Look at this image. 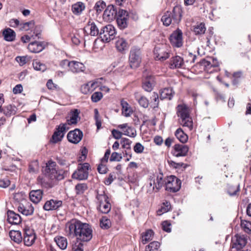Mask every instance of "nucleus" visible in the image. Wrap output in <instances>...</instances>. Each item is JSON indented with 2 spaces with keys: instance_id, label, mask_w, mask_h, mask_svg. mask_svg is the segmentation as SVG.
I'll return each instance as SVG.
<instances>
[{
  "instance_id": "f257e3e1",
  "label": "nucleus",
  "mask_w": 251,
  "mask_h": 251,
  "mask_svg": "<svg viewBox=\"0 0 251 251\" xmlns=\"http://www.w3.org/2000/svg\"><path fill=\"white\" fill-rule=\"evenodd\" d=\"M65 232L68 237H76L77 240L83 242H88L92 238L91 226L76 219H72L66 223Z\"/></svg>"
},
{
  "instance_id": "f03ea898",
  "label": "nucleus",
  "mask_w": 251,
  "mask_h": 251,
  "mask_svg": "<svg viewBox=\"0 0 251 251\" xmlns=\"http://www.w3.org/2000/svg\"><path fill=\"white\" fill-rule=\"evenodd\" d=\"M182 17V10L180 6H175L172 11H167L162 17L161 21L165 26H169L171 24H177L181 20Z\"/></svg>"
},
{
  "instance_id": "7ed1b4c3",
  "label": "nucleus",
  "mask_w": 251,
  "mask_h": 251,
  "mask_svg": "<svg viewBox=\"0 0 251 251\" xmlns=\"http://www.w3.org/2000/svg\"><path fill=\"white\" fill-rule=\"evenodd\" d=\"M177 114L178 117H179L180 124L183 126L187 127L190 130H192L193 122L189 115L188 108L185 106L178 105L177 107Z\"/></svg>"
},
{
  "instance_id": "20e7f679",
  "label": "nucleus",
  "mask_w": 251,
  "mask_h": 251,
  "mask_svg": "<svg viewBox=\"0 0 251 251\" xmlns=\"http://www.w3.org/2000/svg\"><path fill=\"white\" fill-rule=\"evenodd\" d=\"M56 163L51 160L46 164L45 174L50 179L53 180L55 182L56 180H62L64 177V171L62 170H57L55 168Z\"/></svg>"
},
{
  "instance_id": "39448f33",
  "label": "nucleus",
  "mask_w": 251,
  "mask_h": 251,
  "mask_svg": "<svg viewBox=\"0 0 251 251\" xmlns=\"http://www.w3.org/2000/svg\"><path fill=\"white\" fill-rule=\"evenodd\" d=\"M97 199L99 203L98 210L102 213L107 214L111 210V204L108 197L105 194L103 191L97 192Z\"/></svg>"
},
{
  "instance_id": "423d86ee",
  "label": "nucleus",
  "mask_w": 251,
  "mask_h": 251,
  "mask_svg": "<svg viewBox=\"0 0 251 251\" xmlns=\"http://www.w3.org/2000/svg\"><path fill=\"white\" fill-rule=\"evenodd\" d=\"M89 170H91V167L89 163L79 164L77 169L72 174V177L79 180H86L88 177Z\"/></svg>"
},
{
  "instance_id": "0eeeda50",
  "label": "nucleus",
  "mask_w": 251,
  "mask_h": 251,
  "mask_svg": "<svg viewBox=\"0 0 251 251\" xmlns=\"http://www.w3.org/2000/svg\"><path fill=\"white\" fill-rule=\"evenodd\" d=\"M129 62L131 68L136 69L139 66L141 62V51L139 48H131L129 55Z\"/></svg>"
},
{
  "instance_id": "6e6552de",
  "label": "nucleus",
  "mask_w": 251,
  "mask_h": 251,
  "mask_svg": "<svg viewBox=\"0 0 251 251\" xmlns=\"http://www.w3.org/2000/svg\"><path fill=\"white\" fill-rule=\"evenodd\" d=\"M116 35L115 28L111 25L103 27L100 31V37L103 42H109Z\"/></svg>"
},
{
  "instance_id": "1a4fd4ad",
  "label": "nucleus",
  "mask_w": 251,
  "mask_h": 251,
  "mask_svg": "<svg viewBox=\"0 0 251 251\" xmlns=\"http://www.w3.org/2000/svg\"><path fill=\"white\" fill-rule=\"evenodd\" d=\"M247 243L246 236L243 235H236L232 240L230 251H243L242 249Z\"/></svg>"
},
{
  "instance_id": "9d476101",
  "label": "nucleus",
  "mask_w": 251,
  "mask_h": 251,
  "mask_svg": "<svg viewBox=\"0 0 251 251\" xmlns=\"http://www.w3.org/2000/svg\"><path fill=\"white\" fill-rule=\"evenodd\" d=\"M166 190L170 192L178 191L181 187V182L179 179L175 176H171L166 178Z\"/></svg>"
},
{
  "instance_id": "9b49d317",
  "label": "nucleus",
  "mask_w": 251,
  "mask_h": 251,
  "mask_svg": "<svg viewBox=\"0 0 251 251\" xmlns=\"http://www.w3.org/2000/svg\"><path fill=\"white\" fill-rule=\"evenodd\" d=\"M154 53L156 59L164 61L169 57V52L166 45H160L156 46L154 49Z\"/></svg>"
},
{
  "instance_id": "f8f14e48",
  "label": "nucleus",
  "mask_w": 251,
  "mask_h": 251,
  "mask_svg": "<svg viewBox=\"0 0 251 251\" xmlns=\"http://www.w3.org/2000/svg\"><path fill=\"white\" fill-rule=\"evenodd\" d=\"M128 17V13L126 11L120 9L118 12L117 11L116 21L121 29H124L127 27Z\"/></svg>"
},
{
  "instance_id": "ddd939ff",
  "label": "nucleus",
  "mask_w": 251,
  "mask_h": 251,
  "mask_svg": "<svg viewBox=\"0 0 251 251\" xmlns=\"http://www.w3.org/2000/svg\"><path fill=\"white\" fill-rule=\"evenodd\" d=\"M69 126L67 124H60L56 128L52 136V142L56 143L61 141L64 136L65 133L69 130Z\"/></svg>"
},
{
  "instance_id": "4468645a",
  "label": "nucleus",
  "mask_w": 251,
  "mask_h": 251,
  "mask_svg": "<svg viewBox=\"0 0 251 251\" xmlns=\"http://www.w3.org/2000/svg\"><path fill=\"white\" fill-rule=\"evenodd\" d=\"M170 41L172 45L176 47L179 48L183 45L182 32L177 29L170 35Z\"/></svg>"
},
{
  "instance_id": "2eb2a0df",
  "label": "nucleus",
  "mask_w": 251,
  "mask_h": 251,
  "mask_svg": "<svg viewBox=\"0 0 251 251\" xmlns=\"http://www.w3.org/2000/svg\"><path fill=\"white\" fill-rule=\"evenodd\" d=\"M36 236L33 230L27 228L25 229L24 234L23 241L25 245L30 246L35 242Z\"/></svg>"
},
{
  "instance_id": "dca6fc26",
  "label": "nucleus",
  "mask_w": 251,
  "mask_h": 251,
  "mask_svg": "<svg viewBox=\"0 0 251 251\" xmlns=\"http://www.w3.org/2000/svg\"><path fill=\"white\" fill-rule=\"evenodd\" d=\"M83 137V133L78 129L70 131L67 135V138L69 142L77 144L79 143Z\"/></svg>"
},
{
  "instance_id": "f3484780",
  "label": "nucleus",
  "mask_w": 251,
  "mask_h": 251,
  "mask_svg": "<svg viewBox=\"0 0 251 251\" xmlns=\"http://www.w3.org/2000/svg\"><path fill=\"white\" fill-rule=\"evenodd\" d=\"M65 62L68 63L70 70L73 73L83 72L85 70V67L83 64L76 61H72L69 62L68 60H65Z\"/></svg>"
},
{
  "instance_id": "a211bd4d",
  "label": "nucleus",
  "mask_w": 251,
  "mask_h": 251,
  "mask_svg": "<svg viewBox=\"0 0 251 251\" xmlns=\"http://www.w3.org/2000/svg\"><path fill=\"white\" fill-rule=\"evenodd\" d=\"M18 210L23 215L25 216L31 215L33 213L34 208L31 204L25 202V203H20L18 206Z\"/></svg>"
},
{
  "instance_id": "6ab92c4d",
  "label": "nucleus",
  "mask_w": 251,
  "mask_h": 251,
  "mask_svg": "<svg viewBox=\"0 0 251 251\" xmlns=\"http://www.w3.org/2000/svg\"><path fill=\"white\" fill-rule=\"evenodd\" d=\"M117 10L113 5H108L104 10L103 17L106 21H112L116 18Z\"/></svg>"
},
{
  "instance_id": "aec40b11",
  "label": "nucleus",
  "mask_w": 251,
  "mask_h": 251,
  "mask_svg": "<svg viewBox=\"0 0 251 251\" xmlns=\"http://www.w3.org/2000/svg\"><path fill=\"white\" fill-rule=\"evenodd\" d=\"M62 204V202L61 201L51 199L46 202L43 208L47 211L53 210L58 209Z\"/></svg>"
},
{
  "instance_id": "412c9836",
  "label": "nucleus",
  "mask_w": 251,
  "mask_h": 251,
  "mask_svg": "<svg viewBox=\"0 0 251 251\" xmlns=\"http://www.w3.org/2000/svg\"><path fill=\"white\" fill-rule=\"evenodd\" d=\"M7 220L9 223L12 225H19L21 223V216L12 210H8L7 212Z\"/></svg>"
},
{
  "instance_id": "4be33fe9",
  "label": "nucleus",
  "mask_w": 251,
  "mask_h": 251,
  "mask_svg": "<svg viewBox=\"0 0 251 251\" xmlns=\"http://www.w3.org/2000/svg\"><path fill=\"white\" fill-rule=\"evenodd\" d=\"M118 127L122 129L124 132L123 134L125 135L134 138L137 135L135 129L132 126H128L127 124L119 125Z\"/></svg>"
},
{
  "instance_id": "5701e85b",
  "label": "nucleus",
  "mask_w": 251,
  "mask_h": 251,
  "mask_svg": "<svg viewBox=\"0 0 251 251\" xmlns=\"http://www.w3.org/2000/svg\"><path fill=\"white\" fill-rule=\"evenodd\" d=\"M170 68L172 69L181 68L184 65L183 59L178 55L172 57L170 61Z\"/></svg>"
},
{
  "instance_id": "b1692460",
  "label": "nucleus",
  "mask_w": 251,
  "mask_h": 251,
  "mask_svg": "<svg viewBox=\"0 0 251 251\" xmlns=\"http://www.w3.org/2000/svg\"><path fill=\"white\" fill-rule=\"evenodd\" d=\"M144 76L145 79L143 83V88L147 92H151L154 84V79L153 76L151 75L146 76L145 73H144Z\"/></svg>"
},
{
  "instance_id": "393cba45",
  "label": "nucleus",
  "mask_w": 251,
  "mask_h": 251,
  "mask_svg": "<svg viewBox=\"0 0 251 251\" xmlns=\"http://www.w3.org/2000/svg\"><path fill=\"white\" fill-rule=\"evenodd\" d=\"M188 151V147L184 145L176 144L174 146L173 154L176 157L184 156Z\"/></svg>"
},
{
  "instance_id": "a878e982",
  "label": "nucleus",
  "mask_w": 251,
  "mask_h": 251,
  "mask_svg": "<svg viewBox=\"0 0 251 251\" xmlns=\"http://www.w3.org/2000/svg\"><path fill=\"white\" fill-rule=\"evenodd\" d=\"M45 48L44 45L42 42H33L28 46V49L30 51L33 53H38L42 51Z\"/></svg>"
},
{
  "instance_id": "bb28decb",
  "label": "nucleus",
  "mask_w": 251,
  "mask_h": 251,
  "mask_svg": "<svg viewBox=\"0 0 251 251\" xmlns=\"http://www.w3.org/2000/svg\"><path fill=\"white\" fill-rule=\"evenodd\" d=\"M90 30V34L91 36H97L100 35L98 28L94 22L89 21L87 25L84 28V31L87 32Z\"/></svg>"
},
{
  "instance_id": "cd10ccee",
  "label": "nucleus",
  "mask_w": 251,
  "mask_h": 251,
  "mask_svg": "<svg viewBox=\"0 0 251 251\" xmlns=\"http://www.w3.org/2000/svg\"><path fill=\"white\" fill-rule=\"evenodd\" d=\"M37 181L39 184L46 188H52L55 185V182L47 176L45 177L39 176Z\"/></svg>"
},
{
  "instance_id": "c85d7f7f",
  "label": "nucleus",
  "mask_w": 251,
  "mask_h": 251,
  "mask_svg": "<svg viewBox=\"0 0 251 251\" xmlns=\"http://www.w3.org/2000/svg\"><path fill=\"white\" fill-rule=\"evenodd\" d=\"M43 191L38 189L32 190L29 193V197L31 201L34 203H38L42 198Z\"/></svg>"
},
{
  "instance_id": "c756f323",
  "label": "nucleus",
  "mask_w": 251,
  "mask_h": 251,
  "mask_svg": "<svg viewBox=\"0 0 251 251\" xmlns=\"http://www.w3.org/2000/svg\"><path fill=\"white\" fill-rule=\"evenodd\" d=\"M85 8V4L81 1L77 2L72 6V12L76 15H80L82 11L84 10Z\"/></svg>"
},
{
  "instance_id": "7c9ffc66",
  "label": "nucleus",
  "mask_w": 251,
  "mask_h": 251,
  "mask_svg": "<svg viewBox=\"0 0 251 251\" xmlns=\"http://www.w3.org/2000/svg\"><path fill=\"white\" fill-rule=\"evenodd\" d=\"M165 179H163V176L162 174L158 175L156 176V180H153V186L152 187V190L155 188L156 189V191H158L164 184H165Z\"/></svg>"
},
{
  "instance_id": "2f4dec72",
  "label": "nucleus",
  "mask_w": 251,
  "mask_h": 251,
  "mask_svg": "<svg viewBox=\"0 0 251 251\" xmlns=\"http://www.w3.org/2000/svg\"><path fill=\"white\" fill-rule=\"evenodd\" d=\"M134 96L141 106L144 108H147L149 106V100L145 96L140 95L138 92L135 93Z\"/></svg>"
},
{
  "instance_id": "473e14b6",
  "label": "nucleus",
  "mask_w": 251,
  "mask_h": 251,
  "mask_svg": "<svg viewBox=\"0 0 251 251\" xmlns=\"http://www.w3.org/2000/svg\"><path fill=\"white\" fill-rule=\"evenodd\" d=\"M174 92L171 88H165L163 89L160 92V98L161 100L168 99L171 100Z\"/></svg>"
},
{
  "instance_id": "72a5a7b5",
  "label": "nucleus",
  "mask_w": 251,
  "mask_h": 251,
  "mask_svg": "<svg viewBox=\"0 0 251 251\" xmlns=\"http://www.w3.org/2000/svg\"><path fill=\"white\" fill-rule=\"evenodd\" d=\"M9 236L12 240L17 243L22 241L23 237L21 232L19 230H11L9 233Z\"/></svg>"
},
{
  "instance_id": "f704fd0d",
  "label": "nucleus",
  "mask_w": 251,
  "mask_h": 251,
  "mask_svg": "<svg viewBox=\"0 0 251 251\" xmlns=\"http://www.w3.org/2000/svg\"><path fill=\"white\" fill-rule=\"evenodd\" d=\"M79 112L77 109H75L71 112L70 119L67 120V122L64 124H67L68 126L73 124H76L78 121V118Z\"/></svg>"
},
{
  "instance_id": "c9c22d12",
  "label": "nucleus",
  "mask_w": 251,
  "mask_h": 251,
  "mask_svg": "<svg viewBox=\"0 0 251 251\" xmlns=\"http://www.w3.org/2000/svg\"><path fill=\"white\" fill-rule=\"evenodd\" d=\"M4 39L7 41H13L16 37L15 32L11 28H7L3 31Z\"/></svg>"
},
{
  "instance_id": "e433bc0d",
  "label": "nucleus",
  "mask_w": 251,
  "mask_h": 251,
  "mask_svg": "<svg viewBox=\"0 0 251 251\" xmlns=\"http://www.w3.org/2000/svg\"><path fill=\"white\" fill-rule=\"evenodd\" d=\"M238 183L228 184L227 193L230 196L237 195L240 190Z\"/></svg>"
},
{
  "instance_id": "4c0bfd02",
  "label": "nucleus",
  "mask_w": 251,
  "mask_h": 251,
  "mask_svg": "<svg viewBox=\"0 0 251 251\" xmlns=\"http://www.w3.org/2000/svg\"><path fill=\"white\" fill-rule=\"evenodd\" d=\"M116 47L119 51H123L128 48V44L124 39L119 38L116 42Z\"/></svg>"
},
{
  "instance_id": "58836bf2",
  "label": "nucleus",
  "mask_w": 251,
  "mask_h": 251,
  "mask_svg": "<svg viewBox=\"0 0 251 251\" xmlns=\"http://www.w3.org/2000/svg\"><path fill=\"white\" fill-rule=\"evenodd\" d=\"M175 135L181 143H185L188 140L187 135L183 132L181 128H178L175 132Z\"/></svg>"
},
{
  "instance_id": "ea45409f",
  "label": "nucleus",
  "mask_w": 251,
  "mask_h": 251,
  "mask_svg": "<svg viewBox=\"0 0 251 251\" xmlns=\"http://www.w3.org/2000/svg\"><path fill=\"white\" fill-rule=\"evenodd\" d=\"M54 241L61 249L64 250L67 248L68 243L66 238L62 236L56 237L54 238Z\"/></svg>"
},
{
  "instance_id": "a19ab883",
  "label": "nucleus",
  "mask_w": 251,
  "mask_h": 251,
  "mask_svg": "<svg viewBox=\"0 0 251 251\" xmlns=\"http://www.w3.org/2000/svg\"><path fill=\"white\" fill-rule=\"evenodd\" d=\"M33 33L34 34L31 35V36L28 35L23 36L21 38V40L24 43H27L30 41L31 37H32L33 39H35L36 37L37 38H40V31H39L37 27L35 28Z\"/></svg>"
},
{
  "instance_id": "79ce46f5",
  "label": "nucleus",
  "mask_w": 251,
  "mask_h": 251,
  "mask_svg": "<svg viewBox=\"0 0 251 251\" xmlns=\"http://www.w3.org/2000/svg\"><path fill=\"white\" fill-rule=\"evenodd\" d=\"M206 27L204 24L201 23L194 26L193 31L196 35L203 34L205 33Z\"/></svg>"
},
{
  "instance_id": "37998d69",
  "label": "nucleus",
  "mask_w": 251,
  "mask_h": 251,
  "mask_svg": "<svg viewBox=\"0 0 251 251\" xmlns=\"http://www.w3.org/2000/svg\"><path fill=\"white\" fill-rule=\"evenodd\" d=\"M160 245V243L157 241L151 242L146 246L145 251H157Z\"/></svg>"
},
{
  "instance_id": "c03bdc74",
  "label": "nucleus",
  "mask_w": 251,
  "mask_h": 251,
  "mask_svg": "<svg viewBox=\"0 0 251 251\" xmlns=\"http://www.w3.org/2000/svg\"><path fill=\"white\" fill-rule=\"evenodd\" d=\"M111 226L110 220L106 217H102L100 220V226L102 229H108Z\"/></svg>"
},
{
  "instance_id": "a18cd8bd",
  "label": "nucleus",
  "mask_w": 251,
  "mask_h": 251,
  "mask_svg": "<svg viewBox=\"0 0 251 251\" xmlns=\"http://www.w3.org/2000/svg\"><path fill=\"white\" fill-rule=\"evenodd\" d=\"M153 231L152 230H148L143 236L142 243L147 244L149 241L151 240L153 238Z\"/></svg>"
},
{
  "instance_id": "49530a36",
  "label": "nucleus",
  "mask_w": 251,
  "mask_h": 251,
  "mask_svg": "<svg viewBox=\"0 0 251 251\" xmlns=\"http://www.w3.org/2000/svg\"><path fill=\"white\" fill-rule=\"evenodd\" d=\"M151 106L153 109L158 107L159 103V98L157 93L153 92L151 97Z\"/></svg>"
},
{
  "instance_id": "de8ad7c7",
  "label": "nucleus",
  "mask_w": 251,
  "mask_h": 251,
  "mask_svg": "<svg viewBox=\"0 0 251 251\" xmlns=\"http://www.w3.org/2000/svg\"><path fill=\"white\" fill-rule=\"evenodd\" d=\"M87 189V185L84 183L77 184L75 187L76 193L78 195L83 194Z\"/></svg>"
},
{
  "instance_id": "09e8293b",
  "label": "nucleus",
  "mask_w": 251,
  "mask_h": 251,
  "mask_svg": "<svg viewBox=\"0 0 251 251\" xmlns=\"http://www.w3.org/2000/svg\"><path fill=\"white\" fill-rule=\"evenodd\" d=\"M106 4L103 1H99L96 2L94 7L98 14L101 13L105 8Z\"/></svg>"
},
{
  "instance_id": "8fccbe9b",
  "label": "nucleus",
  "mask_w": 251,
  "mask_h": 251,
  "mask_svg": "<svg viewBox=\"0 0 251 251\" xmlns=\"http://www.w3.org/2000/svg\"><path fill=\"white\" fill-rule=\"evenodd\" d=\"M132 141L129 139L126 138H123L121 139L120 144H121L122 148L126 149V150L131 151V144Z\"/></svg>"
},
{
  "instance_id": "3c124183",
  "label": "nucleus",
  "mask_w": 251,
  "mask_h": 251,
  "mask_svg": "<svg viewBox=\"0 0 251 251\" xmlns=\"http://www.w3.org/2000/svg\"><path fill=\"white\" fill-rule=\"evenodd\" d=\"M122 105L123 107L122 113L126 117H128L131 113V110L128 106V104L126 102L122 101Z\"/></svg>"
},
{
  "instance_id": "603ef678",
  "label": "nucleus",
  "mask_w": 251,
  "mask_h": 251,
  "mask_svg": "<svg viewBox=\"0 0 251 251\" xmlns=\"http://www.w3.org/2000/svg\"><path fill=\"white\" fill-rule=\"evenodd\" d=\"M32 65L34 69L37 71L44 72L47 69L46 65L39 61H34Z\"/></svg>"
},
{
  "instance_id": "864d4df0",
  "label": "nucleus",
  "mask_w": 251,
  "mask_h": 251,
  "mask_svg": "<svg viewBox=\"0 0 251 251\" xmlns=\"http://www.w3.org/2000/svg\"><path fill=\"white\" fill-rule=\"evenodd\" d=\"M39 166L37 161L31 162L29 165L28 171L30 173H36L38 172Z\"/></svg>"
},
{
  "instance_id": "5fc2aeb1",
  "label": "nucleus",
  "mask_w": 251,
  "mask_h": 251,
  "mask_svg": "<svg viewBox=\"0 0 251 251\" xmlns=\"http://www.w3.org/2000/svg\"><path fill=\"white\" fill-rule=\"evenodd\" d=\"M35 23L33 21H31L25 23L23 24H21V25H22V28L25 30H28L29 29H31L34 27Z\"/></svg>"
},
{
  "instance_id": "6e6d98bb",
  "label": "nucleus",
  "mask_w": 251,
  "mask_h": 251,
  "mask_svg": "<svg viewBox=\"0 0 251 251\" xmlns=\"http://www.w3.org/2000/svg\"><path fill=\"white\" fill-rule=\"evenodd\" d=\"M123 158L122 154L117 152H113L110 158V161H120Z\"/></svg>"
},
{
  "instance_id": "4d7b16f0",
  "label": "nucleus",
  "mask_w": 251,
  "mask_h": 251,
  "mask_svg": "<svg viewBox=\"0 0 251 251\" xmlns=\"http://www.w3.org/2000/svg\"><path fill=\"white\" fill-rule=\"evenodd\" d=\"M163 205L164 206H162L161 208L158 211V214L159 215L161 214V213H166L169 211L170 209L171 205L169 202L166 201L163 203Z\"/></svg>"
},
{
  "instance_id": "13d9d810",
  "label": "nucleus",
  "mask_w": 251,
  "mask_h": 251,
  "mask_svg": "<svg viewBox=\"0 0 251 251\" xmlns=\"http://www.w3.org/2000/svg\"><path fill=\"white\" fill-rule=\"evenodd\" d=\"M241 225L245 232L251 233V223L247 221H241Z\"/></svg>"
},
{
  "instance_id": "bf43d9fd",
  "label": "nucleus",
  "mask_w": 251,
  "mask_h": 251,
  "mask_svg": "<svg viewBox=\"0 0 251 251\" xmlns=\"http://www.w3.org/2000/svg\"><path fill=\"white\" fill-rule=\"evenodd\" d=\"M3 113L7 116H9L15 113V110L13 107L11 105H8L3 109Z\"/></svg>"
},
{
  "instance_id": "052dcab7",
  "label": "nucleus",
  "mask_w": 251,
  "mask_h": 251,
  "mask_svg": "<svg viewBox=\"0 0 251 251\" xmlns=\"http://www.w3.org/2000/svg\"><path fill=\"white\" fill-rule=\"evenodd\" d=\"M102 98V94L100 92H95L91 96V100L93 102H97Z\"/></svg>"
},
{
  "instance_id": "680f3d73",
  "label": "nucleus",
  "mask_w": 251,
  "mask_h": 251,
  "mask_svg": "<svg viewBox=\"0 0 251 251\" xmlns=\"http://www.w3.org/2000/svg\"><path fill=\"white\" fill-rule=\"evenodd\" d=\"M134 151L137 153H141L143 152L144 150V146L140 143H136L133 148Z\"/></svg>"
},
{
  "instance_id": "e2e57ef3",
  "label": "nucleus",
  "mask_w": 251,
  "mask_h": 251,
  "mask_svg": "<svg viewBox=\"0 0 251 251\" xmlns=\"http://www.w3.org/2000/svg\"><path fill=\"white\" fill-rule=\"evenodd\" d=\"M16 60L20 66H23L26 64L28 60L26 56H17Z\"/></svg>"
},
{
  "instance_id": "0e129e2a",
  "label": "nucleus",
  "mask_w": 251,
  "mask_h": 251,
  "mask_svg": "<svg viewBox=\"0 0 251 251\" xmlns=\"http://www.w3.org/2000/svg\"><path fill=\"white\" fill-rule=\"evenodd\" d=\"M90 84L86 83L82 85L81 87V92L84 94H87L91 93L90 89L89 88Z\"/></svg>"
},
{
  "instance_id": "69168bd1",
  "label": "nucleus",
  "mask_w": 251,
  "mask_h": 251,
  "mask_svg": "<svg viewBox=\"0 0 251 251\" xmlns=\"http://www.w3.org/2000/svg\"><path fill=\"white\" fill-rule=\"evenodd\" d=\"M56 160L57 163L62 166H68L69 164L65 159L61 157H56Z\"/></svg>"
},
{
  "instance_id": "338daca9",
  "label": "nucleus",
  "mask_w": 251,
  "mask_h": 251,
  "mask_svg": "<svg viewBox=\"0 0 251 251\" xmlns=\"http://www.w3.org/2000/svg\"><path fill=\"white\" fill-rule=\"evenodd\" d=\"M112 134L114 138L116 139H122V135H123V133L116 129L112 130Z\"/></svg>"
},
{
  "instance_id": "774afa93",
  "label": "nucleus",
  "mask_w": 251,
  "mask_h": 251,
  "mask_svg": "<svg viewBox=\"0 0 251 251\" xmlns=\"http://www.w3.org/2000/svg\"><path fill=\"white\" fill-rule=\"evenodd\" d=\"M83 245L81 243H78V244L75 243L73 247L74 251H83Z\"/></svg>"
}]
</instances>
